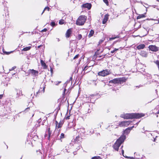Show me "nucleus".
Here are the masks:
<instances>
[{
  "label": "nucleus",
  "mask_w": 159,
  "mask_h": 159,
  "mask_svg": "<svg viewBox=\"0 0 159 159\" xmlns=\"http://www.w3.org/2000/svg\"><path fill=\"white\" fill-rule=\"evenodd\" d=\"M108 16L109 15L108 14H106L105 15L102 21V23L103 24H104L106 23L107 21L108 20Z\"/></svg>",
  "instance_id": "nucleus-13"
},
{
  "label": "nucleus",
  "mask_w": 159,
  "mask_h": 159,
  "mask_svg": "<svg viewBox=\"0 0 159 159\" xmlns=\"http://www.w3.org/2000/svg\"><path fill=\"white\" fill-rule=\"evenodd\" d=\"M102 56H99V57H101Z\"/></svg>",
  "instance_id": "nucleus-59"
},
{
  "label": "nucleus",
  "mask_w": 159,
  "mask_h": 159,
  "mask_svg": "<svg viewBox=\"0 0 159 159\" xmlns=\"http://www.w3.org/2000/svg\"><path fill=\"white\" fill-rule=\"evenodd\" d=\"M66 119H70V116H67L66 118Z\"/></svg>",
  "instance_id": "nucleus-44"
},
{
  "label": "nucleus",
  "mask_w": 159,
  "mask_h": 159,
  "mask_svg": "<svg viewBox=\"0 0 159 159\" xmlns=\"http://www.w3.org/2000/svg\"><path fill=\"white\" fill-rule=\"evenodd\" d=\"M51 25L52 26H54L55 25V23L54 22H52L51 23Z\"/></svg>",
  "instance_id": "nucleus-33"
},
{
  "label": "nucleus",
  "mask_w": 159,
  "mask_h": 159,
  "mask_svg": "<svg viewBox=\"0 0 159 159\" xmlns=\"http://www.w3.org/2000/svg\"><path fill=\"white\" fill-rule=\"evenodd\" d=\"M58 41H59V39H58Z\"/></svg>",
  "instance_id": "nucleus-58"
},
{
  "label": "nucleus",
  "mask_w": 159,
  "mask_h": 159,
  "mask_svg": "<svg viewBox=\"0 0 159 159\" xmlns=\"http://www.w3.org/2000/svg\"><path fill=\"white\" fill-rule=\"evenodd\" d=\"M40 47V46H38V48H39Z\"/></svg>",
  "instance_id": "nucleus-57"
},
{
  "label": "nucleus",
  "mask_w": 159,
  "mask_h": 159,
  "mask_svg": "<svg viewBox=\"0 0 159 159\" xmlns=\"http://www.w3.org/2000/svg\"><path fill=\"white\" fill-rule=\"evenodd\" d=\"M71 29L68 30L66 33V38H69L71 34Z\"/></svg>",
  "instance_id": "nucleus-14"
},
{
  "label": "nucleus",
  "mask_w": 159,
  "mask_h": 159,
  "mask_svg": "<svg viewBox=\"0 0 159 159\" xmlns=\"http://www.w3.org/2000/svg\"><path fill=\"white\" fill-rule=\"evenodd\" d=\"M94 33V31L93 30H91L89 32V34L88 35V36L89 37H90L93 36V34Z\"/></svg>",
  "instance_id": "nucleus-19"
},
{
  "label": "nucleus",
  "mask_w": 159,
  "mask_h": 159,
  "mask_svg": "<svg viewBox=\"0 0 159 159\" xmlns=\"http://www.w3.org/2000/svg\"><path fill=\"white\" fill-rule=\"evenodd\" d=\"M123 147V146H122L120 148H121L122 149V148Z\"/></svg>",
  "instance_id": "nucleus-55"
},
{
  "label": "nucleus",
  "mask_w": 159,
  "mask_h": 159,
  "mask_svg": "<svg viewBox=\"0 0 159 159\" xmlns=\"http://www.w3.org/2000/svg\"><path fill=\"white\" fill-rule=\"evenodd\" d=\"M32 94H31V96H32Z\"/></svg>",
  "instance_id": "nucleus-62"
},
{
  "label": "nucleus",
  "mask_w": 159,
  "mask_h": 159,
  "mask_svg": "<svg viewBox=\"0 0 159 159\" xmlns=\"http://www.w3.org/2000/svg\"><path fill=\"white\" fill-rule=\"evenodd\" d=\"M121 151H122V155L124 157H125V156L124 155V150L123 149H122L121 150Z\"/></svg>",
  "instance_id": "nucleus-43"
},
{
  "label": "nucleus",
  "mask_w": 159,
  "mask_h": 159,
  "mask_svg": "<svg viewBox=\"0 0 159 159\" xmlns=\"http://www.w3.org/2000/svg\"><path fill=\"white\" fill-rule=\"evenodd\" d=\"M48 137L49 138L51 136V134L52 133L51 131H50V128L48 129Z\"/></svg>",
  "instance_id": "nucleus-28"
},
{
  "label": "nucleus",
  "mask_w": 159,
  "mask_h": 159,
  "mask_svg": "<svg viewBox=\"0 0 159 159\" xmlns=\"http://www.w3.org/2000/svg\"><path fill=\"white\" fill-rule=\"evenodd\" d=\"M92 5L91 3H86L85 4H83L82 7L85 8H87L88 10H90L91 7Z\"/></svg>",
  "instance_id": "nucleus-10"
},
{
  "label": "nucleus",
  "mask_w": 159,
  "mask_h": 159,
  "mask_svg": "<svg viewBox=\"0 0 159 159\" xmlns=\"http://www.w3.org/2000/svg\"><path fill=\"white\" fill-rule=\"evenodd\" d=\"M64 137V134L63 133H61V135H60L61 139L63 138Z\"/></svg>",
  "instance_id": "nucleus-31"
},
{
  "label": "nucleus",
  "mask_w": 159,
  "mask_h": 159,
  "mask_svg": "<svg viewBox=\"0 0 159 159\" xmlns=\"http://www.w3.org/2000/svg\"><path fill=\"white\" fill-rule=\"evenodd\" d=\"M123 81V79L121 78H118L114 79L109 81L110 83H113L114 84L121 83Z\"/></svg>",
  "instance_id": "nucleus-5"
},
{
  "label": "nucleus",
  "mask_w": 159,
  "mask_h": 159,
  "mask_svg": "<svg viewBox=\"0 0 159 159\" xmlns=\"http://www.w3.org/2000/svg\"><path fill=\"white\" fill-rule=\"evenodd\" d=\"M55 122H56V128H57V126L58 125V123L57 121H56Z\"/></svg>",
  "instance_id": "nucleus-41"
},
{
  "label": "nucleus",
  "mask_w": 159,
  "mask_h": 159,
  "mask_svg": "<svg viewBox=\"0 0 159 159\" xmlns=\"http://www.w3.org/2000/svg\"><path fill=\"white\" fill-rule=\"evenodd\" d=\"M31 48V47H27L25 48H24L23 49L22 51H27L29 50Z\"/></svg>",
  "instance_id": "nucleus-22"
},
{
  "label": "nucleus",
  "mask_w": 159,
  "mask_h": 159,
  "mask_svg": "<svg viewBox=\"0 0 159 159\" xmlns=\"http://www.w3.org/2000/svg\"><path fill=\"white\" fill-rule=\"evenodd\" d=\"M61 82V81L58 82V83H57V84H56V85L60 83Z\"/></svg>",
  "instance_id": "nucleus-52"
},
{
  "label": "nucleus",
  "mask_w": 159,
  "mask_h": 159,
  "mask_svg": "<svg viewBox=\"0 0 159 159\" xmlns=\"http://www.w3.org/2000/svg\"><path fill=\"white\" fill-rule=\"evenodd\" d=\"M109 74V71L107 70H104L98 73V75L100 76H105Z\"/></svg>",
  "instance_id": "nucleus-6"
},
{
  "label": "nucleus",
  "mask_w": 159,
  "mask_h": 159,
  "mask_svg": "<svg viewBox=\"0 0 159 159\" xmlns=\"http://www.w3.org/2000/svg\"><path fill=\"white\" fill-rule=\"evenodd\" d=\"M149 50L152 52H156L159 51V47L156 46V45H150L148 47Z\"/></svg>",
  "instance_id": "nucleus-4"
},
{
  "label": "nucleus",
  "mask_w": 159,
  "mask_h": 159,
  "mask_svg": "<svg viewBox=\"0 0 159 159\" xmlns=\"http://www.w3.org/2000/svg\"><path fill=\"white\" fill-rule=\"evenodd\" d=\"M3 52L5 54H7V55H9L10 53L12 52L11 51L10 52H4V51H3Z\"/></svg>",
  "instance_id": "nucleus-30"
},
{
  "label": "nucleus",
  "mask_w": 159,
  "mask_h": 159,
  "mask_svg": "<svg viewBox=\"0 0 159 159\" xmlns=\"http://www.w3.org/2000/svg\"><path fill=\"white\" fill-rule=\"evenodd\" d=\"M145 17V16L143 14H140L137 17V19H139Z\"/></svg>",
  "instance_id": "nucleus-20"
},
{
  "label": "nucleus",
  "mask_w": 159,
  "mask_h": 159,
  "mask_svg": "<svg viewBox=\"0 0 159 159\" xmlns=\"http://www.w3.org/2000/svg\"><path fill=\"white\" fill-rule=\"evenodd\" d=\"M34 114H33L32 115V117H33V116H34Z\"/></svg>",
  "instance_id": "nucleus-60"
},
{
  "label": "nucleus",
  "mask_w": 159,
  "mask_h": 159,
  "mask_svg": "<svg viewBox=\"0 0 159 159\" xmlns=\"http://www.w3.org/2000/svg\"><path fill=\"white\" fill-rule=\"evenodd\" d=\"M45 87H44L43 88V93H44V91H45Z\"/></svg>",
  "instance_id": "nucleus-48"
},
{
  "label": "nucleus",
  "mask_w": 159,
  "mask_h": 159,
  "mask_svg": "<svg viewBox=\"0 0 159 159\" xmlns=\"http://www.w3.org/2000/svg\"><path fill=\"white\" fill-rule=\"evenodd\" d=\"M131 121H123L120 122L119 124V125L120 127L127 126L130 123Z\"/></svg>",
  "instance_id": "nucleus-7"
},
{
  "label": "nucleus",
  "mask_w": 159,
  "mask_h": 159,
  "mask_svg": "<svg viewBox=\"0 0 159 159\" xmlns=\"http://www.w3.org/2000/svg\"><path fill=\"white\" fill-rule=\"evenodd\" d=\"M79 56V54L76 55V56H75L73 58V59H75L78 58V57Z\"/></svg>",
  "instance_id": "nucleus-35"
},
{
  "label": "nucleus",
  "mask_w": 159,
  "mask_h": 159,
  "mask_svg": "<svg viewBox=\"0 0 159 159\" xmlns=\"http://www.w3.org/2000/svg\"><path fill=\"white\" fill-rule=\"evenodd\" d=\"M119 37V36H115V37L110 38H109V40L111 41V40H112L114 39H116L118 38Z\"/></svg>",
  "instance_id": "nucleus-23"
},
{
  "label": "nucleus",
  "mask_w": 159,
  "mask_h": 159,
  "mask_svg": "<svg viewBox=\"0 0 159 159\" xmlns=\"http://www.w3.org/2000/svg\"><path fill=\"white\" fill-rule=\"evenodd\" d=\"M157 114H159V110L158 111L157 113Z\"/></svg>",
  "instance_id": "nucleus-56"
},
{
  "label": "nucleus",
  "mask_w": 159,
  "mask_h": 159,
  "mask_svg": "<svg viewBox=\"0 0 159 159\" xmlns=\"http://www.w3.org/2000/svg\"><path fill=\"white\" fill-rule=\"evenodd\" d=\"M78 133L80 134H84V133L85 132V131L84 128H80L79 129H78Z\"/></svg>",
  "instance_id": "nucleus-16"
},
{
  "label": "nucleus",
  "mask_w": 159,
  "mask_h": 159,
  "mask_svg": "<svg viewBox=\"0 0 159 159\" xmlns=\"http://www.w3.org/2000/svg\"><path fill=\"white\" fill-rule=\"evenodd\" d=\"M66 90L65 88L64 89V90L62 93L63 95H65V92L66 91Z\"/></svg>",
  "instance_id": "nucleus-38"
},
{
  "label": "nucleus",
  "mask_w": 159,
  "mask_h": 159,
  "mask_svg": "<svg viewBox=\"0 0 159 159\" xmlns=\"http://www.w3.org/2000/svg\"><path fill=\"white\" fill-rule=\"evenodd\" d=\"M72 77H70V79L69 80H67V81L65 83V84H66V85L70 82V81H71V84H72Z\"/></svg>",
  "instance_id": "nucleus-24"
},
{
  "label": "nucleus",
  "mask_w": 159,
  "mask_h": 159,
  "mask_svg": "<svg viewBox=\"0 0 159 159\" xmlns=\"http://www.w3.org/2000/svg\"><path fill=\"white\" fill-rule=\"evenodd\" d=\"M134 127V126H133L131 127H129V128H127L124 131V133L126 134H129L130 132V131L131 129H133V128Z\"/></svg>",
  "instance_id": "nucleus-12"
},
{
  "label": "nucleus",
  "mask_w": 159,
  "mask_h": 159,
  "mask_svg": "<svg viewBox=\"0 0 159 159\" xmlns=\"http://www.w3.org/2000/svg\"><path fill=\"white\" fill-rule=\"evenodd\" d=\"M158 23H159V20H158Z\"/></svg>",
  "instance_id": "nucleus-63"
},
{
  "label": "nucleus",
  "mask_w": 159,
  "mask_h": 159,
  "mask_svg": "<svg viewBox=\"0 0 159 159\" xmlns=\"http://www.w3.org/2000/svg\"><path fill=\"white\" fill-rule=\"evenodd\" d=\"M88 67V66H85L84 69H83V70H86L87 69Z\"/></svg>",
  "instance_id": "nucleus-39"
},
{
  "label": "nucleus",
  "mask_w": 159,
  "mask_h": 159,
  "mask_svg": "<svg viewBox=\"0 0 159 159\" xmlns=\"http://www.w3.org/2000/svg\"><path fill=\"white\" fill-rule=\"evenodd\" d=\"M39 93H40V92H39V91H38L36 93V95H35L36 96H37V94H38Z\"/></svg>",
  "instance_id": "nucleus-45"
},
{
  "label": "nucleus",
  "mask_w": 159,
  "mask_h": 159,
  "mask_svg": "<svg viewBox=\"0 0 159 159\" xmlns=\"http://www.w3.org/2000/svg\"><path fill=\"white\" fill-rule=\"evenodd\" d=\"M16 91L17 92L16 98H19V97L20 95H23V94H22L21 90H20V89H16Z\"/></svg>",
  "instance_id": "nucleus-11"
},
{
  "label": "nucleus",
  "mask_w": 159,
  "mask_h": 159,
  "mask_svg": "<svg viewBox=\"0 0 159 159\" xmlns=\"http://www.w3.org/2000/svg\"><path fill=\"white\" fill-rule=\"evenodd\" d=\"M82 38V36L81 34H79L77 36V38L79 40L80 39Z\"/></svg>",
  "instance_id": "nucleus-29"
},
{
  "label": "nucleus",
  "mask_w": 159,
  "mask_h": 159,
  "mask_svg": "<svg viewBox=\"0 0 159 159\" xmlns=\"http://www.w3.org/2000/svg\"><path fill=\"white\" fill-rule=\"evenodd\" d=\"M104 2H105L107 5H108V2L107 0H103Z\"/></svg>",
  "instance_id": "nucleus-32"
},
{
  "label": "nucleus",
  "mask_w": 159,
  "mask_h": 159,
  "mask_svg": "<svg viewBox=\"0 0 159 159\" xmlns=\"http://www.w3.org/2000/svg\"><path fill=\"white\" fill-rule=\"evenodd\" d=\"M145 47V45L144 44H141L138 46L137 48L139 50H140L143 49Z\"/></svg>",
  "instance_id": "nucleus-15"
},
{
  "label": "nucleus",
  "mask_w": 159,
  "mask_h": 159,
  "mask_svg": "<svg viewBox=\"0 0 159 159\" xmlns=\"http://www.w3.org/2000/svg\"><path fill=\"white\" fill-rule=\"evenodd\" d=\"M103 41V40H100L99 42V44H101L102 43Z\"/></svg>",
  "instance_id": "nucleus-36"
},
{
  "label": "nucleus",
  "mask_w": 159,
  "mask_h": 159,
  "mask_svg": "<svg viewBox=\"0 0 159 159\" xmlns=\"http://www.w3.org/2000/svg\"><path fill=\"white\" fill-rule=\"evenodd\" d=\"M61 82V81L58 82V83H57V84H56V85L60 83Z\"/></svg>",
  "instance_id": "nucleus-51"
},
{
  "label": "nucleus",
  "mask_w": 159,
  "mask_h": 159,
  "mask_svg": "<svg viewBox=\"0 0 159 159\" xmlns=\"http://www.w3.org/2000/svg\"><path fill=\"white\" fill-rule=\"evenodd\" d=\"M47 31V29L46 28H45V29H43V30H42V31L43 32H46Z\"/></svg>",
  "instance_id": "nucleus-40"
},
{
  "label": "nucleus",
  "mask_w": 159,
  "mask_h": 159,
  "mask_svg": "<svg viewBox=\"0 0 159 159\" xmlns=\"http://www.w3.org/2000/svg\"><path fill=\"white\" fill-rule=\"evenodd\" d=\"M87 19L86 16H81L79 17L76 21V24L78 25H84Z\"/></svg>",
  "instance_id": "nucleus-3"
},
{
  "label": "nucleus",
  "mask_w": 159,
  "mask_h": 159,
  "mask_svg": "<svg viewBox=\"0 0 159 159\" xmlns=\"http://www.w3.org/2000/svg\"><path fill=\"white\" fill-rule=\"evenodd\" d=\"M139 54L142 57L146 58L148 56V53L146 51L142 50L141 51Z\"/></svg>",
  "instance_id": "nucleus-9"
},
{
  "label": "nucleus",
  "mask_w": 159,
  "mask_h": 159,
  "mask_svg": "<svg viewBox=\"0 0 159 159\" xmlns=\"http://www.w3.org/2000/svg\"><path fill=\"white\" fill-rule=\"evenodd\" d=\"M61 82V81L58 82V83H57V84H56V85L60 83Z\"/></svg>",
  "instance_id": "nucleus-53"
},
{
  "label": "nucleus",
  "mask_w": 159,
  "mask_h": 159,
  "mask_svg": "<svg viewBox=\"0 0 159 159\" xmlns=\"http://www.w3.org/2000/svg\"><path fill=\"white\" fill-rule=\"evenodd\" d=\"M46 1H47V2H48V0H46Z\"/></svg>",
  "instance_id": "nucleus-61"
},
{
  "label": "nucleus",
  "mask_w": 159,
  "mask_h": 159,
  "mask_svg": "<svg viewBox=\"0 0 159 159\" xmlns=\"http://www.w3.org/2000/svg\"><path fill=\"white\" fill-rule=\"evenodd\" d=\"M30 107H28L25 109V111H28L30 110Z\"/></svg>",
  "instance_id": "nucleus-37"
},
{
  "label": "nucleus",
  "mask_w": 159,
  "mask_h": 159,
  "mask_svg": "<svg viewBox=\"0 0 159 159\" xmlns=\"http://www.w3.org/2000/svg\"><path fill=\"white\" fill-rule=\"evenodd\" d=\"M92 159H98V158L96 157H94L92 158Z\"/></svg>",
  "instance_id": "nucleus-42"
},
{
  "label": "nucleus",
  "mask_w": 159,
  "mask_h": 159,
  "mask_svg": "<svg viewBox=\"0 0 159 159\" xmlns=\"http://www.w3.org/2000/svg\"><path fill=\"white\" fill-rule=\"evenodd\" d=\"M115 51L114 50H112V51H111V53H114V52H115Z\"/></svg>",
  "instance_id": "nucleus-46"
},
{
  "label": "nucleus",
  "mask_w": 159,
  "mask_h": 159,
  "mask_svg": "<svg viewBox=\"0 0 159 159\" xmlns=\"http://www.w3.org/2000/svg\"><path fill=\"white\" fill-rule=\"evenodd\" d=\"M30 72L35 75L37 74L38 73V72L37 71H36L34 70H30Z\"/></svg>",
  "instance_id": "nucleus-18"
},
{
  "label": "nucleus",
  "mask_w": 159,
  "mask_h": 159,
  "mask_svg": "<svg viewBox=\"0 0 159 159\" xmlns=\"http://www.w3.org/2000/svg\"><path fill=\"white\" fill-rule=\"evenodd\" d=\"M16 68V66H13L11 69H9V71H11L13 70L14 69H15Z\"/></svg>",
  "instance_id": "nucleus-34"
},
{
  "label": "nucleus",
  "mask_w": 159,
  "mask_h": 159,
  "mask_svg": "<svg viewBox=\"0 0 159 159\" xmlns=\"http://www.w3.org/2000/svg\"><path fill=\"white\" fill-rule=\"evenodd\" d=\"M50 70H51V72H52V68H51Z\"/></svg>",
  "instance_id": "nucleus-54"
},
{
  "label": "nucleus",
  "mask_w": 159,
  "mask_h": 159,
  "mask_svg": "<svg viewBox=\"0 0 159 159\" xmlns=\"http://www.w3.org/2000/svg\"><path fill=\"white\" fill-rule=\"evenodd\" d=\"M40 62L42 66H43L44 68L46 69L47 67V66L46 63L43 61L41 60Z\"/></svg>",
  "instance_id": "nucleus-17"
},
{
  "label": "nucleus",
  "mask_w": 159,
  "mask_h": 159,
  "mask_svg": "<svg viewBox=\"0 0 159 159\" xmlns=\"http://www.w3.org/2000/svg\"><path fill=\"white\" fill-rule=\"evenodd\" d=\"M154 62L157 65L159 70V61L157 60L155 61Z\"/></svg>",
  "instance_id": "nucleus-26"
},
{
  "label": "nucleus",
  "mask_w": 159,
  "mask_h": 159,
  "mask_svg": "<svg viewBox=\"0 0 159 159\" xmlns=\"http://www.w3.org/2000/svg\"><path fill=\"white\" fill-rule=\"evenodd\" d=\"M3 96V95H0V99L2 98Z\"/></svg>",
  "instance_id": "nucleus-49"
},
{
  "label": "nucleus",
  "mask_w": 159,
  "mask_h": 159,
  "mask_svg": "<svg viewBox=\"0 0 159 159\" xmlns=\"http://www.w3.org/2000/svg\"><path fill=\"white\" fill-rule=\"evenodd\" d=\"M63 124L62 122L61 121L58 124L57 126V128H59L61 127Z\"/></svg>",
  "instance_id": "nucleus-21"
},
{
  "label": "nucleus",
  "mask_w": 159,
  "mask_h": 159,
  "mask_svg": "<svg viewBox=\"0 0 159 159\" xmlns=\"http://www.w3.org/2000/svg\"><path fill=\"white\" fill-rule=\"evenodd\" d=\"M59 23L60 25H62L64 23V21L63 20H60L59 22Z\"/></svg>",
  "instance_id": "nucleus-27"
},
{
  "label": "nucleus",
  "mask_w": 159,
  "mask_h": 159,
  "mask_svg": "<svg viewBox=\"0 0 159 159\" xmlns=\"http://www.w3.org/2000/svg\"><path fill=\"white\" fill-rule=\"evenodd\" d=\"M82 141V138H81V137L78 136L76 137L73 142H74V143L75 144H80V143Z\"/></svg>",
  "instance_id": "nucleus-8"
},
{
  "label": "nucleus",
  "mask_w": 159,
  "mask_h": 159,
  "mask_svg": "<svg viewBox=\"0 0 159 159\" xmlns=\"http://www.w3.org/2000/svg\"><path fill=\"white\" fill-rule=\"evenodd\" d=\"M143 113H127L121 115V117L124 119H129L133 118H139L144 116Z\"/></svg>",
  "instance_id": "nucleus-1"
},
{
  "label": "nucleus",
  "mask_w": 159,
  "mask_h": 159,
  "mask_svg": "<svg viewBox=\"0 0 159 159\" xmlns=\"http://www.w3.org/2000/svg\"><path fill=\"white\" fill-rule=\"evenodd\" d=\"M118 50V49L116 48H115L114 49L115 52L116 51H117Z\"/></svg>",
  "instance_id": "nucleus-47"
},
{
  "label": "nucleus",
  "mask_w": 159,
  "mask_h": 159,
  "mask_svg": "<svg viewBox=\"0 0 159 159\" xmlns=\"http://www.w3.org/2000/svg\"><path fill=\"white\" fill-rule=\"evenodd\" d=\"M126 138L125 136L122 135L117 140L116 143L113 145V147L116 151H118L119 147L121 144L123 143Z\"/></svg>",
  "instance_id": "nucleus-2"
},
{
  "label": "nucleus",
  "mask_w": 159,
  "mask_h": 159,
  "mask_svg": "<svg viewBox=\"0 0 159 159\" xmlns=\"http://www.w3.org/2000/svg\"><path fill=\"white\" fill-rule=\"evenodd\" d=\"M126 158H130V159H133V157H126Z\"/></svg>",
  "instance_id": "nucleus-50"
},
{
  "label": "nucleus",
  "mask_w": 159,
  "mask_h": 159,
  "mask_svg": "<svg viewBox=\"0 0 159 159\" xmlns=\"http://www.w3.org/2000/svg\"><path fill=\"white\" fill-rule=\"evenodd\" d=\"M49 9H50V8L49 7H46L44 9L42 13L41 14L42 15L43 13V12H44V11L46 10H47L48 11H49Z\"/></svg>",
  "instance_id": "nucleus-25"
}]
</instances>
